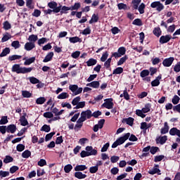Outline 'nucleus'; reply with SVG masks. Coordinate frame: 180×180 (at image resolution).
I'll return each instance as SVG.
<instances>
[{"label": "nucleus", "instance_id": "57", "mask_svg": "<svg viewBox=\"0 0 180 180\" xmlns=\"http://www.w3.org/2000/svg\"><path fill=\"white\" fill-rule=\"evenodd\" d=\"M20 123L21 126H27L29 124V122H27V119L26 118H20Z\"/></svg>", "mask_w": 180, "mask_h": 180}, {"label": "nucleus", "instance_id": "53", "mask_svg": "<svg viewBox=\"0 0 180 180\" xmlns=\"http://www.w3.org/2000/svg\"><path fill=\"white\" fill-rule=\"evenodd\" d=\"M29 79H30V82H31V84H36L40 83V80H39V79H37L34 77H29Z\"/></svg>", "mask_w": 180, "mask_h": 180}, {"label": "nucleus", "instance_id": "23", "mask_svg": "<svg viewBox=\"0 0 180 180\" xmlns=\"http://www.w3.org/2000/svg\"><path fill=\"white\" fill-rule=\"evenodd\" d=\"M153 33L156 37H160L162 34V31L160 27H155L153 30Z\"/></svg>", "mask_w": 180, "mask_h": 180}, {"label": "nucleus", "instance_id": "35", "mask_svg": "<svg viewBox=\"0 0 180 180\" xmlns=\"http://www.w3.org/2000/svg\"><path fill=\"white\" fill-rule=\"evenodd\" d=\"M70 95L67 92H63L57 96L58 99H67L69 98Z\"/></svg>", "mask_w": 180, "mask_h": 180}, {"label": "nucleus", "instance_id": "16", "mask_svg": "<svg viewBox=\"0 0 180 180\" xmlns=\"http://www.w3.org/2000/svg\"><path fill=\"white\" fill-rule=\"evenodd\" d=\"M22 60H25V61L24 62V65H30V64H33V63L36 61V57L34 56L28 59H26V58H24Z\"/></svg>", "mask_w": 180, "mask_h": 180}, {"label": "nucleus", "instance_id": "15", "mask_svg": "<svg viewBox=\"0 0 180 180\" xmlns=\"http://www.w3.org/2000/svg\"><path fill=\"white\" fill-rule=\"evenodd\" d=\"M167 140H168V136L165 135L163 136L159 137V139H157L156 143L157 144L160 143L162 146V144H165V143H167Z\"/></svg>", "mask_w": 180, "mask_h": 180}, {"label": "nucleus", "instance_id": "62", "mask_svg": "<svg viewBox=\"0 0 180 180\" xmlns=\"http://www.w3.org/2000/svg\"><path fill=\"white\" fill-rule=\"evenodd\" d=\"M12 37L11 36V34H9V33H7V35H4V37L1 39V43H5V41H8V40H9V39H11Z\"/></svg>", "mask_w": 180, "mask_h": 180}, {"label": "nucleus", "instance_id": "59", "mask_svg": "<svg viewBox=\"0 0 180 180\" xmlns=\"http://www.w3.org/2000/svg\"><path fill=\"white\" fill-rule=\"evenodd\" d=\"M54 134H56V132H54V131L46 134L45 136V141H49V140H51V139H53V136H54Z\"/></svg>", "mask_w": 180, "mask_h": 180}, {"label": "nucleus", "instance_id": "44", "mask_svg": "<svg viewBox=\"0 0 180 180\" xmlns=\"http://www.w3.org/2000/svg\"><path fill=\"white\" fill-rule=\"evenodd\" d=\"M46 98L44 97H39L38 98H37L36 100V103L37 105H43V103H44L46 102Z\"/></svg>", "mask_w": 180, "mask_h": 180}, {"label": "nucleus", "instance_id": "39", "mask_svg": "<svg viewBox=\"0 0 180 180\" xmlns=\"http://www.w3.org/2000/svg\"><path fill=\"white\" fill-rule=\"evenodd\" d=\"M117 8H118L119 11H122V9H124V11H127V9H130V8H127V4H124L123 3L118 4Z\"/></svg>", "mask_w": 180, "mask_h": 180}, {"label": "nucleus", "instance_id": "27", "mask_svg": "<svg viewBox=\"0 0 180 180\" xmlns=\"http://www.w3.org/2000/svg\"><path fill=\"white\" fill-rule=\"evenodd\" d=\"M99 82L98 81H94L91 82V83H89L86 84V86H90L91 88H95V89H98L99 88Z\"/></svg>", "mask_w": 180, "mask_h": 180}, {"label": "nucleus", "instance_id": "46", "mask_svg": "<svg viewBox=\"0 0 180 180\" xmlns=\"http://www.w3.org/2000/svg\"><path fill=\"white\" fill-rule=\"evenodd\" d=\"M3 29H4V30H9V29H11L12 25H11V23H9V21H5L3 23Z\"/></svg>", "mask_w": 180, "mask_h": 180}, {"label": "nucleus", "instance_id": "60", "mask_svg": "<svg viewBox=\"0 0 180 180\" xmlns=\"http://www.w3.org/2000/svg\"><path fill=\"white\" fill-rule=\"evenodd\" d=\"M9 121L8 120V116H2L0 120V124H6Z\"/></svg>", "mask_w": 180, "mask_h": 180}, {"label": "nucleus", "instance_id": "2", "mask_svg": "<svg viewBox=\"0 0 180 180\" xmlns=\"http://www.w3.org/2000/svg\"><path fill=\"white\" fill-rule=\"evenodd\" d=\"M85 150L86 151L82 150L80 153V157H82V158H85V157H89L91 155H98V150L96 149H94V147L92 146H86Z\"/></svg>", "mask_w": 180, "mask_h": 180}, {"label": "nucleus", "instance_id": "64", "mask_svg": "<svg viewBox=\"0 0 180 180\" xmlns=\"http://www.w3.org/2000/svg\"><path fill=\"white\" fill-rule=\"evenodd\" d=\"M174 71L175 72H180V62H178V63L175 65V66H174Z\"/></svg>", "mask_w": 180, "mask_h": 180}, {"label": "nucleus", "instance_id": "36", "mask_svg": "<svg viewBox=\"0 0 180 180\" xmlns=\"http://www.w3.org/2000/svg\"><path fill=\"white\" fill-rule=\"evenodd\" d=\"M21 155L22 158L27 159L29 157H30V155H32V152L29 150H25L24 152H22Z\"/></svg>", "mask_w": 180, "mask_h": 180}, {"label": "nucleus", "instance_id": "41", "mask_svg": "<svg viewBox=\"0 0 180 180\" xmlns=\"http://www.w3.org/2000/svg\"><path fill=\"white\" fill-rule=\"evenodd\" d=\"M165 158L164 155H160L155 156L154 162H160V161H162Z\"/></svg>", "mask_w": 180, "mask_h": 180}, {"label": "nucleus", "instance_id": "13", "mask_svg": "<svg viewBox=\"0 0 180 180\" xmlns=\"http://www.w3.org/2000/svg\"><path fill=\"white\" fill-rule=\"evenodd\" d=\"M59 6H60V11H59L60 15L67 14L68 13V11H71V7L62 5H59Z\"/></svg>", "mask_w": 180, "mask_h": 180}, {"label": "nucleus", "instance_id": "6", "mask_svg": "<svg viewBox=\"0 0 180 180\" xmlns=\"http://www.w3.org/2000/svg\"><path fill=\"white\" fill-rule=\"evenodd\" d=\"M48 6L50 8V9H52L53 11L56 10V12L59 13L60 11H61V6H58L57 2L56 1H51L48 3Z\"/></svg>", "mask_w": 180, "mask_h": 180}, {"label": "nucleus", "instance_id": "55", "mask_svg": "<svg viewBox=\"0 0 180 180\" xmlns=\"http://www.w3.org/2000/svg\"><path fill=\"white\" fill-rule=\"evenodd\" d=\"M80 101H81V97L80 96H77L76 98H75L72 100V105H73V106H77V105H78V103Z\"/></svg>", "mask_w": 180, "mask_h": 180}, {"label": "nucleus", "instance_id": "8", "mask_svg": "<svg viewBox=\"0 0 180 180\" xmlns=\"http://www.w3.org/2000/svg\"><path fill=\"white\" fill-rule=\"evenodd\" d=\"M174 60H175L174 57L165 58L162 61V65H164V67H171V65H172V63H174Z\"/></svg>", "mask_w": 180, "mask_h": 180}, {"label": "nucleus", "instance_id": "30", "mask_svg": "<svg viewBox=\"0 0 180 180\" xmlns=\"http://www.w3.org/2000/svg\"><path fill=\"white\" fill-rule=\"evenodd\" d=\"M11 53V49L5 48L3 49L2 52L0 53V57H6L8 54Z\"/></svg>", "mask_w": 180, "mask_h": 180}, {"label": "nucleus", "instance_id": "51", "mask_svg": "<svg viewBox=\"0 0 180 180\" xmlns=\"http://www.w3.org/2000/svg\"><path fill=\"white\" fill-rule=\"evenodd\" d=\"M122 72H123V68L118 67L113 70L112 74L117 75V74H122Z\"/></svg>", "mask_w": 180, "mask_h": 180}, {"label": "nucleus", "instance_id": "4", "mask_svg": "<svg viewBox=\"0 0 180 180\" xmlns=\"http://www.w3.org/2000/svg\"><path fill=\"white\" fill-rule=\"evenodd\" d=\"M126 54V48L121 46L118 49L117 52H114L112 53L111 57H115V58H120L122 56Z\"/></svg>", "mask_w": 180, "mask_h": 180}, {"label": "nucleus", "instance_id": "7", "mask_svg": "<svg viewBox=\"0 0 180 180\" xmlns=\"http://www.w3.org/2000/svg\"><path fill=\"white\" fill-rule=\"evenodd\" d=\"M171 39H172V37L169 34L162 35L159 39V43L160 44H165L166 43H168V41H169Z\"/></svg>", "mask_w": 180, "mask_h": 180}, {"label": "nucleus", "instance_id": "54", "mask_svg": "<svg viewBox=\"0 0 180 180\" xmlns=\"http://www.w3.org/2000/svg\"><path fill=\"white\" fill-rule=\"evenodd\" d=\"M16 150L19 153H22V151L25 150V145H23L22 143L18 144L17 146H16Z\"/></svg>", "mask_w": 180, "mask_h": 180}, {"label": "nucleus", "instance_id": "26", "mask_svg": "<svg viewBox=\"0 0 180 180\" xmlns=\"http://www.w3.org/2000/svg\"><path fill=\"white\" fill-rule=\"evenodd\" d=\"M127 60H129V56H127V55L124 56L118 60V62L117 63V65H123V64H124V63H126Z\"/></svg>", "mask_w": 180, "mask_h": 180}, {"label": "nucleus", "instance_id": "19", "mask_svg": "<svg viewBox=\"0 0 180 180\" xmlns=\"http://www.w3.org/2000/svg\"><path fill=\"white\" fill-rule=\"evenodd\" d=\"M99 20V15L98 14L94 13L91 16V20L89 21V23L90 25H92V23H96Z\"/></svg>", "mask_w": 180, "mask_h": 180}, {"label": "nucleus", "instance_id": "18", "mask_svg": "<svg viewBox=\"0 0 180 180\" xmlns=\"http://www.w3.org/2000/svg\"><path fill=\"white\" fill-rule=\"evenodd\" d=\"M97 63L98 60L93 58H89L88 61L86 62V64H87V67H92L94 65H96Z\"/></svg>", "mask_w": 180, "mask_h": 180}, {"label": "nucleus", "instance_id": "3", "mask_svg": "<svg viewBox=\"0 0 180 180\" xmlns=\"http://www.w3.org/2000/svg\"><path fill=\"white\" fill-rule=\"evenodd\" d=\"M150 8L152 9H156L157 12H162V11H164L165 6H164V4L161 3V1H153L150 4Z\"/></svg>", "mask_w": 180, "mask_h": 180}, {"label": "nucleus", "instance_id": "34", "mask_svg": "<svg viewBox=\"0 0 180 180\" xmlns=\"http://www.w3.org/2000/svg\"><path fill=\"white\" fill-rule=\"evenodd\" d=\"M151 109V103H146L145 107L142 108V111L143 113H148Z\"/></svg>", "mask_w": 180, "mask_h": 180}, {"label": "nucleus", "instance_id": "40", "mask_svg": "<svg viewBox=\"0 0 180 180\" xmlns=\"http://www.w3.org/2000/svg\"><path fill=\"white\" fill-rule=\"evenodd\" d=\"M132 25H134L135 26H143V21H141V19L140 18H136L132 22Z\"/></svg>", "mask_w": 180, "mask_h": 180}, {"label": "nucleus", "instance_id": "43", "mask_svg": "<svg viewBox=\"0 0 180 180\" xmlns=\"http://www.w3.org/2000/svg\"><path fill=\"white\" fill-rule=\"evenodd\" d=\"M81 8V3H75L73 6H70V11H78Z\"/></svg>", "mask_w": 180, "mask_h": 180}, {"label": "nucleus", "instance_id": "33", "mask_svg": "<svg viewBox=\"0 0 180 180\" xmlns=\"http://www.w3.org/2000/svg\"><path fill=\"white\" fill-rule=\"evenodd\" d=\"M124 122H125L129 126H133V123H134V118L129 117L124 119Z\"/></svg>", "mask_w": 180, "mask_h": 180}, {"label": "nucleus", "instance_id": "50", "mask_svg": "<svg viewBox=\"0 0 180 180\" xmlns=\"http://www.w3.org/2000/svg\"><path fill=\"white\" fill-rule=\"evenodd\" d=\"M108 57H109L108 51L104 52L101 58V61H102V63H105V61L108 60Z\"/></svg>", "mask_w": 180, "mask_h": 180}, {"label": "nucleus", "instance_id": "31", "mask_svg": "<svg viewBox=\"0 0 180 180\" xmlns=\"http://www.w3.org/2000/svg\"><path fill=\"white\" fill-rule=\"evenodd\" d=\"M69 41L70 43H81V38L78 37H70L69 38Z\"/></svg>", "mask_w": 180, "mask_h": 180}, {"label": "nucleus", "instance_id": "11", "mask_svg": "<svg viewBox=\"0 0 180 180\" xmlns=\"http://www.w3.org/2000/svg\"><path fill=\"white\" fill-rule=\"evenodd\" d=\"M124 141L122 139V136L118 138L112 145V148H116L117 146H122V144H124Z\"/></svg>", "mask_w": 180, "mask_h": 180}, {"label": "nucleus", "instance_id": "5", "mask_svg": "<svg viewBox=\"0 0 180 180\" xmlns=\"http://www.w3.org/2000/svg\"><path fill=\"white\" fill-rule=\"evenodd\" d=\"M115 104L113 103V98H107L105 99V103L102 105L106 109H113V106Z\"/></svg>", "mask_w": 180, "mask_h": 180}, {"label": "nucleus", "instance_id": "37", "mask_svg": "<svg viewBox=\"0 0 180 180\" xmlns=\"http://www.w3.org/2000/svg\"><path fill=\"white\" fill-rule=\"evenodd\" d=\"M150 75V71L148 70H143L140 73V77L141 78H146Z\"/></svg>", "mask_w": 180, "mask_h": 180}, {"label": "nucleus", "instance_id": "29", "mask_svg": "<svg viewBox=\"0 0 180 180\" xmlns=\"http://www.w3.org/2000/svg\"><path fill=\"white\" fill-rule=\"evenodd\" d=\"M22 56L20 55H12L10 56L8 58V61H15V60H20Z\"/></svg>", "mask_w": 180, "mask_h": 180}, {"label": "nucleus", "instance_id": "22", "mask_svg": "<svg viewBox=\"0 0 180 180\" xmlns=\"http://www.w3.org/2000/svg\"><path fill=\"white\" fill-rule=\"evenodd\" d=\"M75 177L77 179H85V178H86V174L81 172H75Z\"/></svg>", "mask_w": 180, "mask_h": 180}, {"label": "nucleus", "instance_id": "10", "mask_svg": "<svg viewBox=\"0 0 180 180\" xmlns=\"http://www.w3.org/2000/svg\"><path fill=\"white\" fill-rule=\"evenodd\" d=\"M16 130H18V128L15 124H11L7 126V133H11V134H13L16 132Z\"/></svg>", "mask_w": 180, "mask_h": 180}, {"label": "nucleus", "instance_id": "1", "mask_svg": "<svg viewBox=\"0 0 180 180\" xmlns=\"http://www.w3.org/2000/svg\"><path fill=\"white\" fill-rule=\"evenodd\" d=\"M12 72L16 74H29L33 71V68L21 67L19 64H14L11 68Z\"/></svg>", "mask_w": 180, "mask_h": 180}, {"label": "nucleus", "instance_id": "58", "mask_svg": "<svg viewBox=\"0 0 180 180\" xmlns=\"http://www.w3.org/2000/svg\"><path fill=\"white\" fill-rule=\"evenodd\" d=\"M69 89H70V91H71L72 92H74L75 94V92L77 91V89H78V85L70 84L69 86Z\"/></svg>", "mask_w": 180, "mask_h": 180}, {"label": "nucleus", "instance_id": "12", "mask_svg": "<svg viewBox=\"0 0 180 180\" xmlns=\"http://www.w3.org/2000/svg\"><path fill=\"white\" fill-rule=\"evenodd\" d=\"M36 47V45L34 44V42H27L25 44V50L27 51H30L33 50Z\"/></svg>", "mask_w": 180, "mask_h": 180}, {"label": "nucleus", "instance_id": "24", "mask_svg": "<svg viewBox=\"0 0 180 180\" xmlns=\"http://www.w3.org/2000/svg\"><path fill=\"white\" fill-rule=\"evenodd\" d=\"M85 169H88V167H86V165H77L75 167V171L79 172V171H85Z\"/></svg>", "mask_w": 180, "mask_h": 180}, {"label": "nucleus", "instance_id": "49", "mask_svg": "<svg viewBox=\"0 0 180 180\" xmlns=\"http://www.w3.org/2000/svg\"><path fill=\"white\" fill-rule=\"evenodd\" d=\"M43 116L46 119H52V117H54V114H53L52 112H46L44 113Z\"/></svg>", "mask_w": 180, "mask_h": 180}, {"label": "nucleus", "instance_id": "28", "mask_svg": "<svg viewBox=\"0 0 180 180\" xmlns=\"http://www.w3.org/2000/svg\"><path fill=\"white\" fill-rule=\"evenodd\" d=\"M138 11L140 13V15H143V13H144L145 12V9H146V4L144 3H141L139 6H138Z\"/></svg>", "mask_w": 180, "mask_h": 180}, {"label": "nucleus", "instance_id": "9", "mask_svg": "<svg viewBox=\"0 0 180 180\" xmlns=\"http://www.w3.org/2000/svg\"><path fill=\"white\" fill-rule=\"evenodd\" d=\"M80 116L84 117L86 120V119H91L92 117V111L91 110H86L85 111H82L81 112Z\"/></svg>", "mask_w": 180, "mask_h": 180}, {"label": "nucleus", "instance_id": "17", "mask_svg": "<svg viewBox=\"0 0 180 180\" xmlns=\"http://www.w3.org/2000/svg\"><path fill=\"white\" fill-rule=\"evenodd\" d=\"M53 57H54L53 52L48 53V54L45 56L44 59L43 60V63H49V61H51V60H53Z\"/></svg>", "mask_w": 180, "mask_h": 180}, {"label": "nucleus", "instance_id": "25", "mask_svg": "<svg viewBox=\"0 0 180 180\" xmlns=\"http://www.w3.org/2000/svg\"><path fill=\"white\" fill-rule=\"evenodd\" d=\"M148 174H150V175H155V174L161 175V170L157 167H153V169L148 171Z\"/></svg>", "mask_w": 180, "mask_h": 180}, {"label": "nucleus", "instance_id": "14", "mask_svg": "<svg viewBox=\"0 0 180 180\" xmlns=\"http://www.w3.org/2000/svg\"><path fill=\"white\" fill-rule=\"evenodd\" d=\"M170 136H178L180 137V130L176 127H173L169 130Z\"/></svg>", "mask_w": 180, "mask_h": 180}, {"label": "nucleus", "instance_id": "63", "mask_svg": "<svg viewBox=\"0 0 180 180\" xmlns=\"http://www.w3.org/2000/svg\"><path fill=\"white\" fill-rule=\"evenodd\" d=\"M12 47H14L15 49H19L20 47V44L19 43V41H13L11 43Z\"/></svg>", "mask_w": 180, "mask_h": 180}, {"label": "nucleus", "instance_id": "38", "mask_svg": "<svg viewBox=\"0 0 180 180\" xmlns=\"http://www.w3.org/2000/svg\"><path fill=\"white\" fill-rule=\"evenodd\" d=\"M40 130L41 131H45V133H49L50 130H51V127H50V125L44 124Z\"/></svg>", "mask_w": 180, "mask_h": 180}, {"label": "nucleus", "instance_id": "56", "mask_svg": "<svg viewBox=\"0 0 180 180\" xmlns=\"http://www.w3.org/2000/svg\"><path fill=\"white\" fill-rule=\"evenodd\" d=\"M22 95L23 98H32V93L28 91H22Z\"/></svg>", "mask_w": 180, "mask_h": 180}, {"label": "nucleus", "instance_id": "21", "mask_svg": "<svg viewBox=\"0 0 180 180\" xmlns=\"http://www.w3.org/2000/svg\"><path fill=\"white\" fill-rule=\"evenodd\" d=\"M169 131V126L168 125V122H165L164 127L161 129L160 133L161 134H167Z\"/></svg>", "mask_w": 180, "mask_h": 180}, {"label": "nucleus", "instance_id": "48", "mask_svg": "<svg viewBox=\"0 0 180 180\" xmlns=\"http://www.w3.org/2000/svg\"><path fill=\"white\" fill-rule=\"evenodd\" d=\"M158 151H160V148H158L157 146H152V147H150V153L153 155H154V154L158 153Z\"/></svg>", "mask_w": 180, "mask_h": 180}, {"label": "nucleus", "instance_id": "52", "mask_svg": "<svg viewBox=\"0 0 180 180\" xmlns=\"http://www.w3.org/2000/svg\"><path fill=\"white\" fill-rule=\"evenodd\" d=\"M57 10H51L49 8L48 10H44V15H51V13H58V12L56 11Z\"/></svg>", "mask_w": 180, "mask_h": 180}, {"label": "nucleus", "instance_id": "32", "mask_svg": "<svg viewBox=\"0 0 180 180\" xmlns=\"http://www.w3.org/2000/svg\"><path fill=\"white\" fill-rule=\"evenodd\" d=\"M39 37L36 34H31L28 37L29 41H30V43H34V44L35 41H37Z\"/></svg>", "mask_w": 180, "mask_h": 180}, {"label": "nucleus", "instance_id": "42", "mask_svg": "<svg viewBox=\"0 0 180 180\" xmlns=\"http://www.w3.org/2000/svg\"><path fill=\"white\" fill-rule=\"evenodd\" d=\"M180 98L177 95H174L172 99L173 105H178L179 103Z\"/></svg>", "mask_w": 180, "mask_h": 180}, {"label": "nucleus", "instance_id": "45", "mask_svg": "<svg viewBox=\"0 0 180 180\" xmlns=\"http://www.w3.org/2000/svg\"><path fill=\"white\" fill-rule=\"evenodd\" d=\"M4 164H9V162H13V158L9 155H6L4 159Z\"/></svg>", "mask_w": 180, "mask_h": 180}, {"label": "nucleus", "instance_id": "61", "mask_svg": "<svg viewBox=\"0 0 180 180\" xmlns=\"http://www.w3.org/2000/svg\"><path fill=\"white\" fill-rule=\"evenodd\" d=\"M136 115H137V116H139L140 117H142V119H144V117H146V115L142 111V110H136Z\"/></svg>", "mask_w": 180, "mask_h": 180}, {"label": "nucleus", "instance_id": "20", "mask_svg": "<svg viewBox=\"0 0 180 180\" xmlns=\"http://www.w3.org/2000/svg\"><path fill=\"white\" fill-rule=\"evenodd\" d=\"M131 4L133 11H137V9H139V6L141 4V0H132Z\"/></svg>", "mask_w": 180, "mask_h": 180}, {"label": "nucleus", "instance_id": "47", "mask_svg": "<svg viewBox=\"0 0 180 180\" xmlns=\"http://www.w3.org/2000/svg\"><path fill=\"white\" fill-rule=\"evenodd\" d=\"M72 169V166L70 164H68L64 167V171L65 174H70Z\"/></svg>", "mask_w": 180, "mask_h": 180}]
</instances>
